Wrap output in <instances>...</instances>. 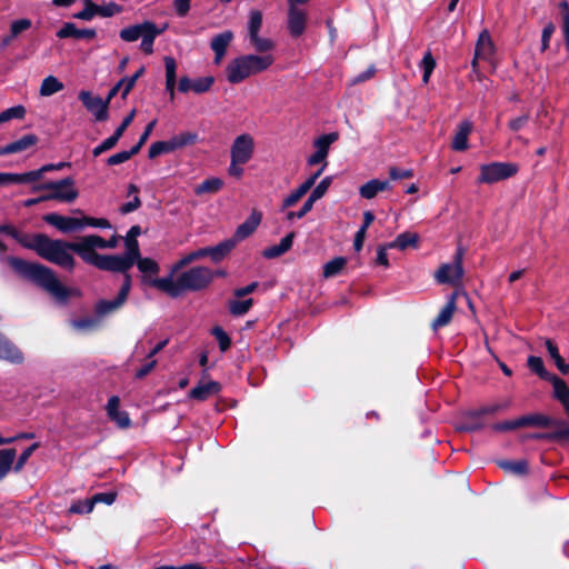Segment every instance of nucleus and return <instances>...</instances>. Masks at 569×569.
I'll return each mask as SVG.
<instances>
[{"mask_svg":"<svg viewBox=\"0 0 569 569\" xmlns=\"http://www.w3.org/2000/svg\"><path fill=\"white\" fill-rule=\"evenodd\" d=\"M10 263L18 272L47 290L57 300L64 301L69 297V290L61 284L51 269L18 258H11Z\"/></svg>","mask_w":569,"mask_h":569,"instance_id":"f257e3e1","label":"nucleus"},{"mask_svg":"<svg viewBox=\"0 0 569 569\" xmlns=\"http://www.w3.org/2000/svg\"><path fill=\"white\" fill-rule=\"evenodd\" d=\"M274 62L273 54H242L229 61L226 67V78L232 84L240 83L251 76L268 70Z\"/></svg>","mask_w":569,"mask_h":569,"instance_id":"f03ea898","label":"nucleus"},{"mask_svg":"<svg viewBox=\"0 0 569 569\" xmlns=\"http://www.w3.org/2000/svg\"><path fill=\"white\" fill-rule=\"evenodd\" d=\"M170 291L166 293L177 298L186 291H198L206 288L213 279V274L209 268L194 267L182 272L177 280L170 274Z\"/></svg>","mask_w":569,"mask_h":569,"instance_id":"7ed1b4c3","label":"nucleus"},{"mask_svg":"<svg viewBox=\"0 0 569 569\" xmlns=\"http://www.w3.org/2000/svg\"><path fill=\"white\" fill-rule=\"evenodd\" d=\"M71 243L63 240L50 239L44 234L40 243L38 256L61 268L72 270L74 258L71 254Z\"/></svg>","mask_w":569,"mask_h":569,"instance_id":"20e7f679","label":"nucleus"},{"mask_svg":"<svg viewBox=\"0 0 569 569\" xmlns=\"http://www.w3.org/2000/svg\"><path fill=\"white\" fill-rule=\"evenodd\" d=\"M462 259L463 250L459 248L452 262L442 263L435 271L433 278L436 282L439 284H448L455 288H461L465 276Z\"/></svg>","mask_w":569,"mask_h":569,"instance_id":"39448f33","label":"nucleus"},{"mask_svg":"<svg viewBox=\"0 0 569 569\" xmlns=\"http://www.w3.org/2000/svg\"><path fill=\"white\" fill-rule=\"evenodd\" d=\"M478 183L493 184L517 174L519 167L513 162H490L479 168Z\"/></svg>","mask_w":569,"mask_h":569,"instance_id":"423d86ee","label":"nucleus"},{"mask_svg":"<svg viewBox=\"0 0 569 569\" xmlns=\"http://www.w3.org/2000/svg\"><path fill=\"white\" fill-rule=\"evenodd\" d=\"M34 190L50 191V193L41 197L42 200H58L67 203L73 202L79 196L72 178L47 182L34 187Z\"/></svg>","mask_w":569,"mask_h":569,"instance_id":"0eeeda50","label":"nucleus"},{"mask_svg":"<svg viewBox=\"0 0 569 569\" xmlns=\"http://www.w3.org/2000/svg\"><path fill=\"white\" fill-rule=\"evenodd\" d=\"M139 271L141 272V281L146 286L153 287L162 292L170 291V278L169 276L158 278L160 267L157 261L150 258H140L136 261Z\"/></svg>","mask_w":569,"mask_h":569,"instance_id":"6e6552de","label":"nucleus"},{"mask_svg":"<svg viewBox=\"0 0 569 569\" xmlns=\"http://www.w3.org/2000/svg\"><path fill=\"white\" fill-rule=\"evenodd\" d=\"M256 142L250 133L237 136L230 146V158L247 164L254 154Z\"/></svg>","mask_w":569,"mask_h":569,"instance_id":"1a4fd4ad","label":"nucleus"},{"mask_svg":"<svg viewBox=\"0 0 569 569\" xmlns=\"http://www.w3.org/2000/svg\"><path fill=\"white\" fill-rule=\"evenodd\" d=\"M495 52V44L487 29H483L478 37L475 47V56L471 61L472 72L481 80L482 74L478 70V60H490Z\"/></svg>","mask_w":569,"mask_h":569,"instance_id":"9d476101","label":"nucleus"},{"mask_svg":"<svg viewBox=\"0 0 569 569\" xmlns=\"http://www.w3.org/2000/svg\"><path fill=\"white\" fill-rule=\"evenodd\" d=\"M79 99L84 108L93 116L96 121H104L109 117L108 101H103L98 96H93L90 91L82 90L79 92Z\"/></svg>","mask_w":569,"mask_h":569,"instance_id":"9b49d317","label":"nucleus"},{"mask_svg":"<svg viewBox=\"0 0 569 569\" xmlns=\"http://www.w3.org/2000/svg\"><path fill=\"white\" fill-rule=\"evenodd\" d=\"M339 134L337 132H331L327 134H322L313 141V147L316 151L310 154L307 159V163L309 166H316L318 163L323 164L327 162V157L329 153L330 146L337 141Z\"/></svg>","mask_w":569,"mask_h":569,"instance_id":"f8f14e48","label":"nucleus"},{"mask_svg":"<svg viewBox=\"0 0 569 569\" xmlns=\"http://www.w3.org/2000/svg\"><path fill=\"white\" fill-rule=\"evenodd\" d=\"M301 2H288V30L295 38L300 37L307 26V12L303 9L298 8Z\"/></svg>","mask_w":569,"mask_h":569,"instance_id":"ddd939ff","label":"nucleus"},{"mask_svg":"<svg viewBox=\"0 0 569 569\" xmlns=\"http://www.w3.org/2000/svg\"><path fill=\"white\" fill-rule=\"evenodd\" d=\"M43 219L46 222L64 233L83 229L82 218L49 213L46 214Z\"/></svg>","mask_w":569,"mask_h":569,"instance_id":"4468645a","label":"nucleus"},{"mask_svg":"<svg viewBox=\"0 0 569 569\" xmlns=\"http://www.w3.org/2000/svg\"><path fill=\"white\" fill-rule=\"evenodd\" d=\"M262 220V213L259 210L253 209L244 222L238 226L234 231L233 239L234 244L239 241L244 240L251 236L257 228L260 226Z\"/></svg>","mask_w":569,"mask_h":569,"instance_id":"2eb2a0df","label":"nucleus"},{"mask_svg":"<svg viewBox=\"0 0 569 569\" xmlns=\"http://www.w3.org/2000/svg\"><path fill=\"white\" fill-rule=\"evenodd\" d=\"M106 411L111 421L120 429H127L131 426V420L127 411L120 410V399L118 396L109 398Z\"/></svg>","mask_w":569,"mask_h":569,"instance_id":"dca6fc26","label":"nucleus"},{"mask_svg":"<svg viewBox=\"0 0 569 569\" xmlns=\"http://www.w3.org/2000/svg\"><path fill=\"white\" fill-rule=\"evenodd\" d=\"M132 266L128 259H124L120 254L113 256H101L97 268L101 270H108L113 272L126 273Z\"/></svg>","mask_w":569,"mask_h":569,"instance_id":"f3484780","label":"nucleus"},{"mask_svg":"<svg viewBox=\"0 0 569 569\" xmlns=\"http://www.w3.org/2000/svg\"><path fill=\"white\" fill-rule=\"evenodd\" d=\"M153 26L154 23L151 21H143L139 24L126 27L120 31V38L126 42L137 41L142 39Z\"/></svg>","mask_w":569,"mask_h":569,"instance_id":"a211bd4d","label":"nucleus"},{"mask_svg":"<svg viewBox=\"0 0 569 569\" xmlns=\"http://www.w3.org/2000/svg\"><path fill=\"white\" fill-rule=\"evenodd\" d=\"M0 359L12 363H21L23 355L19 348L0 333Z\"/></svg>","mask_w":569,"mask_h":569,"instance_id":"6ab92c4d","label":"nucleus"},{"mask_svg":"<svg viewBox=\"0 0 569 569\" xmlns=\"http://www.w3.org/2000/svg\"><path fill=\"white\" fill-rule=\"evenodd\" d=\"M97 32L94 29H78L74 23L67 22L62 26V28L57 32V37L60 39L66 38H76V39H93L96 38Z\"/></svg>","mask_w":569,"mask_h":569,"instance_id":"aec40b11","label":"nucleus"},{"mask_svg":"<svg viewBox=\"0 0 569 569\" xmlns=\"http://www.w3.org/2000/svg\"><path fill=\"white\" fill-rule=\"evenodd\" d=\"M6 233L12 236L22 247L34 250L38 253L40 243L44 237L43 233L27 234L18 232L13 227L7 229Z\"/></svg>","mask_w":569,"mask_h":569,"instance_id":"412c9836","label":"nucleus"},{"mask_svg":"<svg viewBox=\"0 0 569 569\" xmlns=\"http://www.w3.org/2000/svg\"><path fill=\"white\" fill-rule=\"evenodd\" d=\"M457 297H458L457 291L450 295L446 306L440 310L439 315L432 322V328L435 330H437L441 327H445L450 322V320L457 309V306H456Z\"/></svg>","mask_w":569,"mask_h":569,"instance_id":"4be33fe9","label":"nucleus"},{"mask_svg":"<svg viewBox=\"0 0 569 569\" xmlns=\"http://www.w3.org/2000/svg\"><path fill=\"white\" fill-rule=\"evenodd\" d=\"M472 130V122L463 120L459 123L457 132L453 136L451 147L456 151H465L468 149V137Z\"/></svg>","mask_w":569,"mask_h":569,"instance_id":"5701e85b","label":"nucleus"},{"mask_svg":"<svg viewBox=\"0 0 569 569\" xmlns=\"http://www.w3.org/2000/svg\"><path fill=\"white\" fill-rule=\"evenodd\" d=\"M515 425L520 427H561L559 421H555L547 416L539 413L520 417L515 420Z\"/></svg>","mask_w":569,"mask_h":569,"instance_id":"b1692460","label":"nucleus"},{"mask_svg":"<svg viewBox=\"0 0 569 569\" xmlns=\"http://www.w3.org/2000/svg\"><path fill=\"white\" fill-rule=\"evenodd\" d=\"M391 189V184L388 180L372 179L362 184L359 189V193L365 199H372L379 192Z\"/></svg>","mask_w":569,"mask_h":569,"instance_id":"393cba45","label":"nucleus"},{"mask_svg":"<svg viewBox=\"0 0 569 569\" xmlns=\"http://www.w3.org/2000/svg\"><path fill=\"white\" fill-rule=\"evenodd\" d=\"M71 249L73 252L78 253L83 261H86L87 263H90L94 267L98 266L100 257L102 256V254L97 253L94 251V249L87 246L82 240H80L78 242H72Z\"/></svg>","mask_w":569,"mask_h":569,"instance_id":"a878e982","label":"nucleus"},{"mask_svg":"<svg viewBox=\"0 0 569 569\" xmlns=\"http://www.w3.org/2000/svg\"><path fill=\"white\" fill-rule=\"evenodd\" d=\"M293 238V232L288 233L281 239L280 243L266 248L262 256L267 259H273L282 256L292 247Z\"/></svg>","mask_w":569,"mask_h":569,"instance_id":"bb28decb","label":"nucleus"},{"mask_svg":"<svg viewBox=\"0 0 569 569\" xmlns=\"http://www.w3.org/2000/svg\"><path fill=\"white\" fill-rule=\"evenodd\" d=\"M37 141H38L37 136L26 134V136L21 137L19 140L7 144L0 151V154H9V153H16V152L27 150L28 148L34 146L37 143Z\"/></svg>","mask_w":569,"mask_h":569,"instance_id":"cd10ccee","label":"nucleus"},{"mask_svg":"<svg viewBox=\"0 0 569 569\" xmlns=\"http://www.w3.org/2000/svg\"><path fill=\"white\" fill-rule=\"evenodd\" d=\"M31 27V20L29 19H18L11 22L10 32L8 36L1 39V48H7L13 39H16L21 32L28 30Z\"/></svg>","mask_w":569,"mask_h":569,"instance_id":"c85d7f7f","label":"nucleus"},{"mask_svg":"<svg viewBox=\"0 0 569 569\" xmlns=\"http://www.w3.org/2000/svg\"><path fill=\"white\" fill-rule=\"evenodd\" d=\"M34 177L37 174L29 173V171L23 173L0 172V186L31 183L34 182Z\"/></svg>","mask_w":569,"mask_h":569,"instance_id":"c756f323","label":"nucleus"},{"mask_svg":"<svg viewBox=\"0 0 569 569\" xmlns=\"http://www.w3.org/2000/svg\"><path fill=\"white\" fill-rule=\"evenodd\" d=\"M249 46L258 52V56L272 54V50L274 49V42L266 37H261L260 34L248 38Z\"/></svg>","mask_w":569,"mask_h":569,"instance_id":"7c9ffc66","label":"nucleus"},{"mask_svg":"<svg viewBox=\"0 0 569 569\" xmlns=\"http://www.w3.org/2000/svg\"><path fill=\"white\" fill-rule=\"evenodd\" d=\"M234 246V241L227 240L216 247L202 248V250L206 252V256H209L212 259V261L219 262L233 249Z\"/></svg>","mask_w":569,"mask_h":569,"instance_id":"2f4dec72","label":"nucleus"},{"mask_svg":"<svg viewBox=\"0 0 569 569\" xmlns=\"http://www.w3.org/2000/svg\"><path fill=\"white\" fill-rule=\"evenodd\" d=\"M219 391V385L214 381H210L207 383H201L194 387L189 397L199 401H203L208 399L210 396L217 393Z\"/></svg>","mask_w":569,"mask_h":569,"instance_id":"473e14b6","label":"nucleus"},{"mask_svg":"<svg viewBox=\"0 0 569 569\" xmlns=\"http://www.w3.org/2000/svg\"><path fill=\"white\" fill-rule=\"evenodd\" d=\"M347 262L348 260L345 257H336L326 262L322 268L323 278L329 279L340 274L346 268Z\"/></svg>","mask_w":569,"mask_h":569,"instance_id":"72a5a7b5","label":"nucleus"},{"mask_svg":"<svg viewBox=\"0 0 569 569\" xmlns=\"http://www.w3.org/2000/svg\"><path fill=\"white\" fill-rule=\"evenodd\" d=\"M550 382L553 387L555 397L569 410V388L567 383L559 377H551Z\"/></svg>","mask_w":569,"mask_h":569,"instance_id":"f704fd0d","label":"nucleus"},{"mask_svg":"<svg viewBox=\"0 0 569 569\" xmlns=\"http://www.w3.org/2000/svg\"><path fill=\"white\" fill-rule=\"evenodd\" d=\"M419 237L415 232H402L397 236V238L388 243L389 248H397L399 250H405L408 247H417Z\"/></svg>","mask_w":569,"mask_h":569,"instance_id":"c9c22d12","label":"nucleus"},{"mask_svg":"<svg viewBox=\"0 0 569 569\" xmlns=\"http://www.w3.org/2000/svg\"><path fill=\"white\" fill-rule=\"evenodd\" d=\"M63 83L54 76L46 77L40 86L39 94L41 97H50L63 89Z\"/></svg>","mask_w":569,"mask_h":569,"instance_id":"e433bc0d","label":"nucleus"},{"mask_svg":"<svg viewBox=\"0 0 569 569\" xmlns=\"http://www.w3.org/2000/svg\"><path fill=\"white\" fill-rule=\"evenodd\" d=\"M309 190L300 183L297 188L291 190L281 201L280 210L284 211L293 207Z\"/></svg>","mask_w":569,"mask_h":569,"instance_id":"4c0bfd02","label":"nucleus"},{"mask_svg":"<svg viewBox=\"0 0 569 569\" xmlns=\"http://www.w3.org/2000/svg\"><path fill=\"white\" fill-rule=\"evenodd\" d=\"M223 187V181L220 178L212 177L206 179L194 188V193L198 196L204 193H216Z\"/></svg>","mask_w":569,"mask_h":569,"instance_id":"58836bf2","label":"nucleus"},{"mask_svg":"<svg viewBox=\"0 0 569 569\" xmlns=\"http://www.w3.org/2000/svg\"><path fill=\"white\" fill-rule=\"evenodd\" d=\"M16 456V450L12 448L0 450V480H2L11 470Z\"/></svg>","mask_w":569,"mask_h":569,"instance_id":"ea45409f","label":"nucleus"},{"mask_svg":"<svg viewBox=\"0 0 569 569\" xmlns=\"http://www.w3.org/2000/svg\"><path fill=\"white\" fill-rule=\"evenodd\" d=\"M233 39V33L230 30H226L211 40L212 51H219L220 53H227V49Z\"/></svg>","mask_w":569,"mask_h":569,"instance_id":"a19ab883","label":"nucleus"},{"mask_svg":"<svg viewBox=\"0 0 569 569\" xmlns=\"http://www.w3.org/2000/svg\"><path fill=\"white\" fill-rule=\"evenodd\" d=\"M138 193H139V188L136 184H129L128 197H130L131 199L121 206V208H120L121 213L126 214V213L132 212L141 206V201H140Z\"/></svg>","mask_w":569,"mask_h":569,"instance_id":"79ce46f5","label":"nucleus"},{"mask_svg":"<svg viewBox=\"0 0 569 569\" xmlns=\"http://www.w3.org/2000/svg\"><path fill=\"white\" fill-rule=\"evenodd\" d=\"M545 345H546V348L548 350V353L550 356V358L555 361L557 368L562 372V373H568L569 372V365L563 361V359L561 358L560 353H559V350H558V347L550 340V339H546L545 340Z\"/></svg>","mask_w":569,"mask_h":569,"instance_id":"37998d69","label":"nucleus"},{"mask_svg":"<svg viewBox=\"0 0 569 569\" xmlns=\"http://www.w3.org/2000/svg\"><path fill=\"white\" fill-rule=\"evenodd\" d=\"M262 27V13L259 10H251L249 12L247 23V37L258 36Z\"/></svg>","mask_w":569,"mask_h":569,"instance_id":"c03bdc74","label":"nucleus"},{"mask_svg":"<svg viewBox=\"0 0 569 569\" xmlns=\"http://www.w3.org/2000/svg\"><path fill=\"white\" fill-rule=\"evenodd\" d=\"M170 139L172 142L173 149L177 150V149H181L183 147L196 143L198 140V134L194 132L186 131V132L176 134V136L171 137Z\"/></svg>","mask_w":569,"mask_h":569,"instance_id":"a18cd8bd","label":"nucleus"},{"mask_svg":"<svg viewBox=\"0 0 569 569\" xmlns=\"http://www.w3.org/2000/svg\"><path fill=\"white\" fill-rule=\"evenodd\" d=\"M124 301H120V297L117 296L116 299L109 301V300H101L96 306V312L98 316L102 317L106 316L118 308H120Z\"/></svg>","mask_w":569,"mask_h":569,"instance_id":"49530a36","label":"nucleus"},{"mask_svg":"<svg viewBox=\"0 0 569 569\" xmlns=\"http://www.w3.org/2000/svg\"><path fill=\"white\" fill-rule=\"evenodd\" d=\"M528 367L531 371L536 372L540 378L542 379H548L550 381V378L551 377H556L555 375H550L545 366H543V361L540 357H536V356H530L528 358Z\"/></svg>","mask_w":569,"mask_h":569,"instance_id":"de8ad7c7","label":"nucleus"},{"mask_svg":"<svg viewBox=\"0 0 569 569\" xmlns=\"http://www.w3.org/2000/svg\"><path fill=\"white\" fill-rule=\"evenodd\" d=\"M162 32L161 29H158L154 24L153 28H151L148 33L141 39L140 48L141 50L147 53L151 54L153 52V42L154 39Z\"/></svg>","mask_w":569,"mask_h":569,"instance_id":"09e8293b","label":"nucleus"},{"mask_svg":"<svg viewBox=\"0 0 569 569\" xmlns=\"http://www.w3.org/2000/svg\"><path fill=\"white\" fill-rule=\"evenodd\" d=\"M26 108L22 104H17L0 112V123L8 122L12 119H23L26 116Z\"/></svg>","mask_w":569,"mask_h":569,"instance_id":"8fccbe9b","label":"nucleus"},{"mask_svg":"<svg viewBox=\"0 0 569 569\" xmlns=\"http://www.w3.org/2000/svg\"><path fill=\"white\" fill-rule=\"evenodd\" d=\"M419 66L423 71L422 81H423V83H428L430 80L431 73L433 72V70L436 68V60L432 57L430 51L425 53Z\"/></svg>","mask_w":569,"mask_h":569,"instance_id":"3c124183","label":"nucleus"},{"mask_svg":"<svg viewBox=\"0 0 569 569\" xmlns=\"http://www.w3.org/2000/svg\"><path fill=\"white\" fill-rule=\"evenodd\" d=\"M174 151L171 139L153 142L149 148V158L153 159L160 154Z\"/></svg>","mask_w":569,"mask_h":569,"instance_id":"603ef678","label":"nucleus"},{"mask_svg":"<svg viewBox=\"0 0 569 569\" xmlns=\"http://www.w3.org/2000/svg\"><path fill=\"white\" fill-rule=\"evenodd\" d=\"M126 247H127V250L122 257L124 259H128L130 261V264L133 266L134 262L141 258L138 241L133 238H127Z\"/></svg>","mask_w":569,"mask_h":569,"instance_id":"864d4df0","label":"nucleus"},{"mask_svg":"<svg viewBox=\"0 0 569 569\" xmlns=\"http://www.w3.org/2000/svg\"><path fill=\"white\" fill-rule=\"evenodd\" d=\"M139 152V147H132L128 151H120L110 156L107 160L109 166H117L128 161L133 154Z\"/></svg>","mask_w":569,"mask_h":569,"instance_id":"5fc2aeb1","label":"nucleus"},{"mask_svg":"<svg viewBox=\"0 0 569 569\" xmlns=\"http://www.w3.org/2000/svg\"><path fill=\"white\" fill-rule=\"evenodd\" d=\"M252 306V299L233 300L229 303L230 312L234 316H242L249 311Z\"/></svg>","mask_w":569,"mask_h":569,"instance_id":"6e6d98bb","label":"nucleus"},{"mask_svg":"<svg viewBox=\"0 0 569 569\" xmlns=\"http://www.w3.org/2000/svg\"><path fill=\"white\" fill-rule=\"evenodd\" d=\"M84 9L80 12L73 14L76 19L90 21L94 16H97V4L92 2V0H83Z\"/></svg>","mask_w":569,"mask_h":569,"instance_id":"4d7b16f0","label":"nucleus"},{"mask_svg":"<svg viewBox=\"0 0 569 569\" xmlns=\"http://www.w3.org/2000/svg\"><path fill=\"white\" fill-rule=\"evenodd\" d=\"M93 501L92 499H87V500H78V501H74L70 508H69V512L70 513H78V515H81V513H90L92 510H93Z\"/></svg>","mask_w":569,"mask_h":569,"instance_id":"13d9d810","label":"nucleus"},{"mask_svg":"<svg viewBox=\"0 0 569 569\" xmlns=\"http://www.w3.org/2000/svg\"><path fill=\"white\" fill-rule=\"evenodd\" d=\"M206 257V252H203L202 249H199V250H196L193 252H190L188 254H186L184 257H182L178 262L177 264L173 267L172 269V272H176L178 271L179 269H181L182 267L191 263L192 261L194 260H198L200 258H203Z\"/></svg>","mask_w":569,"mask_h":569,"instance_id":"bf43d9fd","label":"nucleus"},{"mask_svg":"<svg viewBox=\"0 0 569 569\" xmlns=\"http://www.w3.org/2000/svg\"><path fill=\"white\" fill-rule=\"evenodd\" d=\"M213 82H214V79L211 76L196 79L192 82V90L196 93L207 92V91L210 90V88L212 87Z\"/></svg>","mask_w":569,"mask_h":569,"instance_id":"052dcab7","label":"nucleus"},{"mask_svg":"<svg viewBox=\"0 0 569 569\" xmlns=\"http://www.w3.org/2000/svg\"><path fill=\"white\" fill-rule=\"evenodd\" d=\"M332 183V177L328 176L325 177L311 191L313 197H316L318 200H320L328 191Z\"/></svg>","mask_w":569,"mask_h":569,"instance_id":"680f3d73","label":"nucleus"},{"mask_svg":"<svg viewBox=\"0 0 569 569\" xmlns=\"http://www.w3.org/2000/svg\"><path fill=\"white\" fill-rule=\"evenodd\" d=\"M121 11H122V8L114 2H109L108 4H104V6L97 4V14H99L101 17H112L117 13H120Z\"/></svg>","mask_w":569,"mask_h":569,"instance_id":"e2e57ef3","label":"nucleus"},{"mask_svg":"<svg viewBox=\"0 0 569 569\" xmlns=\"http://www.w3.org/2000/svg\"><path fill=\"white\" fill-rule=\"evenodd\" d=\"M39 448V443L34 442L30 447H28L18 458L17 463L14 465L13 469L14 471H20L23 466L27 463L28 459L31 457V455Z\"/></svg>","mask_w":569,"mask_h":569,"instance_id":"0e129e2a","label":"nucleus"},{"mask_svg":"<svg viewBox=\"0 0 569 569\" xmlns=\"http://www.w3.org/2000/svg\"><path fill=\"white\" fill-rule=\"evenodd\" d=\"M212 335L216 337V339L218 340L219 342V347L221 349V351H226L227 349H229L230 345H231V341H230V338L228 337V335L223 331L222 328L220 327H214L212 329Z\"/></svg>","mask_w":569,"mask_h":569,"instance_id":"69168bd1","label":"nucleus"},{"mask_svg":"<svg viewBox=\"0 0 569 569\" xmlns=\"http://www.w3.org/2000/svg\"><path fill=\"white\" fill-rule=\"evenodd\" d=\"M119 141V138L114 134L103 140L99 146H97L92 153L94 157L100 156L102 152L112 149L117 142Z\"/></svg>","mask_w":569,"mask_h":569,"instance_id":"338daca9","label":"nucleus"},{"mask_svg":"<svg viewBox=\"0 0 569 569\" xmlns=\"http://www.w3.org/2000/svg\"><path fill=\"white\" fill-rule=\"evenodd\" d=\"M87 246L92 249H106V240L97 234L86 236L81 239Z\"/></svg>","mask_w":569,"mask_h":569,"instance_id":"774afa93","label":"nucleus"}]
</instances>
